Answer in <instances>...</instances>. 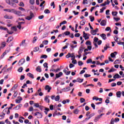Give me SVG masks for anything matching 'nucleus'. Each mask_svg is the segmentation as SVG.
<instances>
[{
    "label": "nucleus",
    "mask_w": 124,
    "mask_h": 124,
    "mask_svg": "<svg viewBox=\"0 0 124 124\" xmlns=\"http://www.w3.org/2000/svg\"><path fill=\"white\" fill-rule=\"evenodd\" d=\"M13 13H14L15 15H16V16H18V17H22V16H24V15L22 14L21 12H20L19 11H16L14 9L13 11Z\"/></svg>",
    "instance_id": "f257e3e1"
},
{
    "label": "nucleus",
    "mask_w": 124,
    "mask_h": 124,
    "mask_svg": "<svg viewBox=\"0 0 124 124\" xmlns=\"http://www.w3.org/2000/svg\"><path fill=\"white\" fill-rule=\"evenodd\" d=\"M30 16H27L25 18V19L26 20H28V21H30V20H31L32 18H33V17H34V15L33 14V13L32 12H30Z\"/></svg>",
    "instance_id": "f03ea898"
},
{
    "label": "nucleus",
    "mask_w": 124,
    "mask_h": 124,
    "mask_svg": "<svg viewBox=\"0 0 124 124\" xmlns=\"http://www.w3.org/2000/svg\"><path fill=\"white\" fill-rule=\"evenodd\" d=\"M2 114H7V115H9V114H10V110H9V109H8V108H5L3 111L2 112Z\"/></svg>",
    "instance_id": "7ed1b4c3"
},
{
    "label": "nucleus",
    "mask_w": 124,
    "mask_h": 124,
    "mask_svg": "<svg viewBox=\"0 0 124 124\" xmlns=\"http://www.w3.org/2000/svg\"><path fill=\"white\" fill-rule=\"evenodd\" d=\"M60 95H57L56 97H55L54 95H52L51 96V99H52V100H54V99L55 100V101H59L60 100Z\"/></svg>",
    "instance_id": "20e7f679"
},
{
    "label": "nucleus",
    "mask_w": 124,
    "mask_h": 124,
    "mask_svg": "<svg viewBox=\"0 0 124 124\" xmlns=\"http://www.w3.org/2000/svg\"><path fill=\"white\" fill-rule=\"evenodd\" d=\"M26 62V60H25V59H21L18 62L19 65H23V64H24L25 63V62Z\"/></svg>",
    "instance_id": "39448f33"
},
{
    "label": "nucleus",
    "mask_w": 124,
    "mask_h": 124,
    "mask_svg": "<svg viewBox=\"0 0 124 124\" xmlns=\"http://www.w3.org/2000/svg\"><path fill=\"white\" fill-rule=\"evenodd\" d=\"M6 3L9 4L11 6H16V4L13 3V2H11L10 0H5Z\"/></svg>",
    "instance_id": "423d86ee"
},
{
    "label": "nucleus",
    "mask_w": 124,
    "mask_h": 124,
    "mask_svg": "<svg viewBox=\"0 0 124 124\" xmlns=\"http://www.w3.org/2000/svg\"><path fill=\"white\" fill-rule=\"evenodd\" d=\"M94 115H95V113H91L90 115H89L88 117L85 119V120L86 121H89V120H90V119H91V118H92V117H93V116H94Z\"/></svg>",
    "instance_id": "0eeeda50"
},
{
    "label": "nucleus",
    "mask_w": 124,
    "mask_h": 124,
    "mask_svg": "<svg viewBox=\"0 0 124 124\" xmlns=\"http://www.w3.org/2000/svg\"><path fill=\"white\" fill-rule=\"evenodd\" d=\"M39 109L40 110H41L42 111V110H45L46 111H47V112H48V111H50V109H49V108H45L43 106H40V107H39Z\"/></svg>",
    "instance_id": "6e6552de"
},
{
    "label": "nucleus",
    "mask_w": 124,
    "mask_h": 124,
    "mask_svg": "<svg viewBox=\"0 0 124 124\" xmlns=\"http://www.w3.org/2000/svg\"><path fill=\"white\" fill-rule=\"evenodd\" d=\"M27 43H26V40H23L21 43L20 44L19 46H24L26 47L27 46Z\"/></svg>",
    "instance_id": "1a4fd4ad"
},
{
    "label": "nucleus",
    "mask_w": 124,
    "mask_h": 124,
    "mask_svg": "<svg viewBox=\"0 0 124 124\" xmlns=\"http://www.w3.org/2000/svg\"><path fill=\"white\" fill-rule=\"evenodd\" d=\"M62 74H63L62 72L59 73L58 74H56L55 79H58V78H60V77H61V76H62Z\"/></svg>",
    "instance_id": "9d476101"
},
{
    "label": "nucleus",
    "mask_w": 124,
    "mask_h": 124,
    "mask_svg": "<svg viewBox=\"0 0 124 124\" xmlns=\"http://www.w3.org/2000/svg\"><path fill=\"white\" fill-rule=\"evenodd\" d=\"M98 31V29L97 28L94 30H92L91 31V34H93V35H95L96 34V32Z\"/></svg>",
    "instance_id": "9b49d317"
},
{
    "label": "nucleus",
    "mask_w": 124,
    "mask_h": 124,
    "mask_svg": "<svg viewBox=\"0 0 124 124\" xmlns=\"http://www.w3.org/2000/svg\"><path fill=\"white\" fill-rule=\"evenodd\" d=\"M4 19H9L10 20H11V19H13V16H8L7 15H6L4 16Z\"/></svg>",
    "instance_id": "f8f14e48"
},
{
    "label": "nucleus",
    "mask_w": 124,
    "mask_h": 124,
    "mask_svg": "<svg viewBox=\"0 0 124 124\" xmlns=\"http://www.w3.org/2000/svg\"><path fill=\"white\" fill-rule=\"evenodd\" d=\"M17 98H18V99H16V103H21V101H22V100H23V98L20 96H18L17 97Z\"/></svg>",
    "instance_id": "ddd939ff"
},
{
    "label": "nucleus",
    "mask_w": 124,
    "mask_h": 124,
    "mask_svg": "<svg viewBox=\"0 0 124 124\" xmlns=\"http://www.w3.org/2000/svg\"><path fill=\"white\" fill-rule=\"evenodd\" d=\"M45 90H47V93H50V91L52 90V88L49 86V85H46Z\"/></svg>",
    "instance_id": "4468645a"
},
{
    "label": "nucleus",
    "mask_w": 124,
    "mask_h": 124,
    "mask_svg": "<svg viewBox=\"0 0 124 124\" xmlns=\"http://www.w3.org/2000/svg\"><path fill=\"white\" fill-rule=\"evenodd\" d=\"M14 9H4L3 11H5L6 12H10L11 13H13Z\"/></svg>",
    "instance_id": "2eb2a0df"
},
{
    "label": "nucleus",
    "mask_w": 124,
    "mask_h": 124,
    "mask_svg": "<svg viewBox=\"0 0 124 124\" xmlns=\"http://www.w3.org/2000/svg\"><path fill=\"white\" fill-rule=\"evenodd\" d=\"M100 36H101L102 38V39H103V40H106L107 39V37H106V34L103 33L101 35H100Z\"/></svg>",
    "instance_id": "dca6fc26"
},
{
    "label": "nucleus",
    "mask_w": 124,
    "mask_h": 124,
    "mask_svg": "<svg viewBox=\"0 0 124 124\" xmlns=\"http://www.w3.org/2000/svg\"><path fill=\"white\" fill-rule=\"evenodd\" d=\"M49 97H50L49 95H46L45 98V101H46V102H47V103H49L50 102Z\"/></svg>",
    "instance_id": "f3484780"
},
{
    "label": "nucleus",
    "mask_w": 124,
    "mask_h": 124,
    "mask_svg": "<svg viewBox=\"0 0 124 124\" xmlns=\"http://www.w3.org/2000/svg\"><path fill=\"white\" fill-rule=\"evenodd\" d=\"M87 35L88 34L85 33V31H83V37H84L85 40H87L90 38L89 36H87Z\"/></svg>",
    "instance_id": "a211bd4d"
},
{
    "label": "nucleus",
    "mask_w": 124,
    "mask_h": 124,
    "mask_svg": "<svg viewBox=\"0 0 124 124\" xmlns=\"http://www.w3.org/2000/svg\"><path fill=\"white\" fill-rule=\"evenodd\" d=\"M122 95V92L121 91H118L116 92V96L117 97L120 98Z\"/></svg>",
    "instance_id": "6ab92c4d"
},
{
    "label": "nucleus",
    "mask_w": 124,
    "mask_h": 124,
    "mask_svg": "<svg viewBox=\"0 0 124 124\" xmlns=\"http://www.w3.org/2000/svg\"><path fill=\"white\" fill-rule=\"evenodd\" d=\"M121 77L118 74H115L114 77H113V78H114V79H120L121 78Z\"/></svg>",
    "instance_id": "aec40b11"
},
{
    "label": "nucleus",
    "mask_w": 124,
    "mask_h": 124,
    "mask_svg": "<svg viewBox=\"0 0 124 124\" xmlns=\"http://www.w3.org/2000/svg\"><path fill=\"white\" fill-rule=\"evenodd\" d=\"M36 71H37V72H41V71H42L41 66H38L36 68Z\"/></svg>",
    "instance_id": "412c9836"
},
{
    "label": "nucleus",
    "mask_w": 124,
    "mask_h": 124,
    "mask_svg": "<svg viewBox=\"0 0 124 124\" xmlns=\"http://www.w3.org/2000/svg\"><path fill=\"white\" fill-rule=\"evenodd\" d=\"M27 76H29L30 78H31L32 79H33L34 77H33V74L31 73H28L27 74Z\"/></svg>",
    "instance_id": "4be33fe9"
},
{
    "label": "nucleus",
    "mask_w": 124,
    "mask_h": 124,
    "mask_svg": "<svg viewBox=\"0 0 124 124\" xmlns=\"http://www.w3.org/2000/svg\"><path fill=\"white\" fill-rule=\"evenodd\" d=\"M69 102H70V100L69 99H66L62 101V103H63V104H66V103H69Z\"/></svg>",
    "instance_id": "5701e85b"
},
{
    "label": "nucleus",
    "mask_w": 124,
    "mask_h": 124,
    "mask_svg": "<svg viewBox=\"0 0 124 124\" xmlns=\"http://www.w3.org/2000/svg\"><path fill=\"white\" fill-rule=\"evenodd\" d=\"M100 25L102 26H106V21L104 20H102Z\"/></svg>",
    "instance_id": "b1692460"
},
{
    "label": "nucleus",
    "mask_w": 124,
    "mask_h": 124,
    "mask_svg": "<svg viewBox=\"0 0 124 124\" xmlns=\"http://www.w3.org/2000/svg\"><path fill=\"white\" fill-rule=\"evenodd\" d=\"M117 52L115 51L113 53H111L110 54V56L111 58H115L116 57V55H117Z\"/></svg>",
    "instance_id": "393cba45"
},
{
    "label": "nucleus",
    "mask_w": 124,
    "mask_h": 124,
    "mask_svg": "<svg viewBox=\"0 0 124 124\" xmlns=\"http://www.w3.org/2000/svg\"><path fill=\"white\" fill-rule=\"evenodd\" d=\"M100 116L99 115H97V116H96L94 119V122H95V123H96V122H97V121H98L99 119H100Z\"/></svg>",
    "instance_id": "a878e982"
},
{
    "label": "nucleus",
    "mask_w": 124,
    "mask_h": 124,
    "mask_svg": "<svg viewBox=\"0 0 124 124\" xmlns=\"http://www.w3.org/2000/svg\"><path fill=\"white\" fill-rule=\"evenodd\" d=\"M80 26H84L86 24V20H82L79 23Z\"/></svg>",
    "instance_id": "bb28decb"
},
{
    "label": "nucleus",
    "mask_w": 124,
    "mask_h": 124,
    "mask_svg": "<svg viewBox=\"0 0 124 124\" xmlns=\"http://www.w3.org/2000/svg\"><path fill=\"white\" fill-rule=\"evenodd\" d=\"M63 92H69L70 91V87H65L63 89Z\"/></svg>",
    "instance_id": "cd10ccee"
},
{
    "label": "nucleus",
    "mask_w": 124,
    "mask_h": 124,
    "mask_svg": "<svg viewBox=\"0 0 124 124\" xmlns=\"http://www.w3.org/2000/svg\"><path fill=\"white\" fill-rule=\"evenodd\" d=\"M12 40H13V38L12 37H9L7 40V42L10 43Z\"/></svg>",
    "instance_id": "c85d7f7f"
},
{
    "label": "nucleus",
    "mask_w": 124,
    "mask_h": 124,
    "mask_svg": "<svg viewBox=\"0 0 124 124\" xmlns=\"http://www.w3.org/2000/svg\"><path fill=\"white\" fill-rule=\"evenodd\" d=\"M77 81L78 83H82V82H83V81H84V79H80V78H78L77 79Z\"/></svg>",
    "instance_id": "c756f323"
},
{
    "label": "nucleus",
    "mask_w": 124,
    "mask_h": 124,
    "mask_svg": "<svg viewBox=\"0 0 124 124\" xmlns=\"http://www.w3.org/2000/svg\"><path fill=\"white\" fill-rule=\"evenodd\" d=\"M2 114L0 115V120H3L4 119V117L5 114L4 113H1Z\"/></svg>",
    "instance_id": "7c9ffc66"
},
{
    "label": "nucleus",
    "mask_w": 124,
    "mask_h": 124,
    "mask_svg": "<svg viewBox=\"0 0 124 124\" xmlns=\"http://www.w3.org/2000/svg\"><path fill=\"white\" fill-rule=\"evenodd\" d=\"M48 58V56L46 55H42L40 59H47Z\"/></svg>",
    "instance_id": "2f4dec72"
},
{
    "label": "nucleus",
    "mask_w": 124,
    "mask_h": 124,
    "mask_svg": "<svg viewBox=\"0 0 124 124\" xmlns=\"http://www.w3.org/2000/svg\"><path fill=\"white\" fill-rule=\"evenodd\" d=\"M89 18L90 19V21L91 22H93V21H94V17L92 16H89Z\"/></svg>",
    "instance_id": "473e14b6"
},
{
    "label": "nucleus",
    "mask_w": 124,
    "mask_h": 124,
    "mask_svg": "<svg viewBox=\"0 0 124 124\" xmlns=\"http://www.w3.org/2000/svg\"><path fill=\"white\" fill-rule=\"evenodd\" d=\"M11 30L14 31H17V28H16V26L11 27Z\"/></svg>",
    "instance_id": "72a5a7b5"
},
{
    "label": "nucleus",
    "mask_w": 124,
    "mask_h": 124,
    "mask_svg": "<svg viewBox=\"0 0 124 124\" xmlns=\"http://www.w3.org/2000/svg\"><path fill=\"white\" fill-rule=\"evenodd\" d=\"M120 62H121V61H120V60L117 59V60H116L114 62V64H118L120 63Z\"/></svg>",
    "instance_id": "f704fd0d"
},
{
    "label": "nucleus",
    "mask_w": 124,
    "mask_h": 124,
    "mask_svg": "<svg viewBox=\"0 0 124 124\" xmlns=\"http://www.w3.org/2000/svg\"><path fill=\"white\" fill-rule=\"evenodd\" d=\"M17 94H18V93L17 92H15L14 94L13 95L12 99H14L15 97H16Z\"/></svg>",
    "instance_id": "c9c22d12"
},
{
    "label": "nucleus",
    "mask_w": 124,
    "mask_h": 124,
    "mask_svg": "<svg viewBox=\"0 0 124 124\" xmlns=\"http://www.w3.org/2000/svg\"><path fill=\"white\" fill-rule=\"evenodd\" d=\"M24 70V68H23V67H19V68L17 70V71L18 72H22L23 71V70Z\"/></svg>",
    "instance_id": "e433bc0d"
},
{
    "label": "nucleus",
    "mask_w": 124,
    "mask_h": 124,
    "mask_svg": "<svg viewBox=\"0 0 124 124\" xmlns=\"http://www.w3.org/2000/svg\"><path fill=\"white\" fill-rule=\"evenodd\" d=\"M0 30H3V31H8V29L6 28H4L2 26L0 27Z\"/></svg>",
    "instance_id": "4c0bfd02"
},
{
    "label": "nucleus",
    "mask_w": 124,
    "mask_h": 124,
    "mask_svg": "<svg viewBox=\"0 0 124 124\" xmlns=\"http://www.w3.org/2000/svg\"><path fill=\"white\" fill-rule=\"evenodd\" d=\"M37 118H38V119H41V118H42V114L39 112L38 115L37 116Z\"/></svg>",
    "instance_id": "58836bf2"
},
{
    "label": "nucleus",
    "mask_w": 124,
    "mask_h": 124,
    "mask_svg": "<svg viewBox=\"0 0 124 124\" xmlns=\"http://www.w3.org/2000/svg\"><path fill=\"white\" fill-rule=\"evenodd\" d=\"M36 40H37V37L35 36L33 38L32 43H35V42H36Z\"/></svg>",
    "instance_id": "ea45409f"
},
{
    "label": "nucleus",
    "mask_w": 124,
    "mask_h": 124,
    "mask_svg": "<svg viewBox=\"0 0 124 124\" xmlns=\"http://www.w3.org/2000/svg\"><path fill=\"white\" fill-rule=\"evenodd\" d=\"M49 41L48 40H45L43 41V44H44V45H47Z\"/></svg>",
    "instance_id": "a19ab883"
},
{
    "label": "nucleus",
    "mask_w": 124,
    "mask_h": 124,
    "mask_svg": "<svg viewBox=\"0 0 124 124\" xmlns=\"http://www.w3.org/2000/svg\"><path fill=\"white\" fill-rule=\"evenodd\" d=\"M115 71V69H114V67H112L108 71V72L111 73V72H114Z\"/></svg>",
    "instance_id": "79ce46f5"
},
{
    "label": "nucleus",
    "mask_w": 124,
    "mask_h": 124,
    "mask_svg": "<svg viewBox=\"0 0 124 124\" xmlns=\"http://www.w3.org/2000/svg\"><path fill=\"white\" fill-rule=\"evenodd\" d=\"M44 12L46 14H48V13H50L51 12H50V10H49L48 9H46L44 11Z\"/></svg>",
    "instance_id": "37998d69"
},
{
    "label": "nucleus",
    "mask_w": 124,
    "mask_h": 124,
    "mask_svg": "<svg viewBox=\"0 0 124 124\" xmlns=\"http://www.w3.org/2000/svg\"><path fill=\"white\" fill-rule=\"evenodd\" d=\"M105 31H112V30H111V28L109 27H107Z\"/></svg>",
    "instance_id": "c03bdc74"
},
{
    "label": "nucleus",
    "mask_w": 124,
    "mask_h": 124,
    "mask_svg": "<svg viewBox=\"0 0 124 124\" xmlns=\"http://www.w3.org/2000/svg\"><path fill=\"white\" fill-rule=\"evenodd\" d=\"M86 45H92V42L90 41H87V42L85 43Z\"/></svg>",
    "instance_id": "a18cd8bd"
},
{
    "label": "nucleus",
    "mask_w": 124,
    "mask_h": 124,
    "mask_svg": "<svg viewBox=\"0 0 124 124\" xmlns=\"http://www.w3.org/2000/svg\"><path fill=\"white\" fill-rule=\"evenodd\" d=\"M34 106L36 107V108H39L40 106L38 103H34Z\"/></svg>",
    "instance_id": "49530a36"
},
{
    "label": "nucleus",
    "mask_w": 124,
    "mask_h": 124,
    "mask_svg": "<svg viewBox=\"0 0 124 124\" xmlns=\"http://www.w3.org/2000/svg\"><path fill=\"white\" fill-rule=\"evenodd\" d=\"M16 88H18V84H15L14 87H12V90H16Z\"/></svg>",
    "instance_id": "de8ad7c7"
},
{
    "label": "nucleus",
    "mask_w": 124,
    "mask_h": 124,
    "mask_svg": "<svg viewBox=\"0 0 124 124\" xmlns=\"http://www.w3.org/2000/svg\"><path fill=\"white\" fill-rule=\"evenodd\" d=\"M71 54L70 53H68L67 55H66V58L67 59H69V58H71Z\"/></svg>",
    "instance_id": "09e8293b"
},
{
    "label": "nucleus",
    "mask_w": 124,
    "mask_h": 124,
    "mask_svg": "<svg viewBox=\"0 0 124 124\" xmlns=\"http://www.w3.org/2000/svg\"><path fill=\"white\" fill-rule=\"evenodd\" d=\"M39 50V47H35L34 48V50H33V52H37V51H38Z\"/></svg>",
    "instance_id": "8fccbe9b"
},
{
    "label": "nucleus",
    "mask_w": 124,
    "mask_h": 124,
    "mask_svg": "<svg viewBox=\"0 0 124 124\" xmlns=\"http://www.w3.org/2000/svg\"><path fill=\"white\" fill-rule=\"evenodd\" d=\"M117 14H118V12H112V15L113 16H117Z\"/></svg>",
    "instance_id": "3c124183"
},
{
    "label": "nucleus",
    "mask_w": 124,
    "mask_h": 124,
    "mask_svg": "<svg viewBox=\"0 0 124 124\" xmlns=\"http://www.w3.org/2000/svg\"><path fill=\"white\" fill-rule=\"evenodd\" d=\"M85 101H86V99H85L84 98H80V103H83V102H85Z\"/></svg>",
    "instance_id": "603ef678"
},
{
    "label": "nucleus",
    "mask_w": 124,
    "mask_h": 124,
    "mask_svg": "<svg viewBox=\"0 0 124 124\" xmlns=\"http://www.w3.org/2000/svg\"><path fill=\"white\" fill-rule=\"evenodd\" d=\"M19 6H22V7L25 6V4H24V2L22 1L20 2L19 4Z\"/></svg>",
    "instance_id": "864d4df0"
},
{
    "label": "nucleus",
    "mask_w": 124,
    "mask_h": 124,
    "mask_svg": "<svg viewBox=\"0 0 124 124\" xmlns=\"http://www.w3.org/2000/svg\"><path fill=\"white\" fill-rule=\"evenodd\" d=\"M97 41H98V38L97 37H94V43H96V42H97Z\"/></svg>",
    "instance_id": "5fc2aeb1"
},
{
    "label": "nucleus",
    "mask_w": 124,
    "mask_h": 124,
    "mask_svg": "<svg viewBox=\"0 0 124 124\" xmlns=\"http://www.w3.org/2000/svg\"><path fill=\"white\" fill-rule=\"evenodd\" d=\"M64 34L65 35H69V34H70V32L68 31H66L64 32Z\"/></svg>",
    "instance_id": "6e6d98bb"
},
{
    "label": "nucleus",
    "mask_w": 124,
    "mask_h": 124,
    "mask_svg": "<svg viewBox=\"0 0 124 124\" xmlns=\"http://www.w3.org/2000/svg\"><path fill=\"white\" fill-rule=\"evenodd\" d=\"M84 77H85V78H89V77H91V75L88 74H85L84 75Z\"/></svg>",
    "instance_id": "4d7b16f0"
},
{
    "label": "nucleus",
    "mask_w": 124,
    "mask_h": 124,
    "mask_svg": "<svg viewBox=\"0 0 124 124\" xmlns=\"http://www.w3.org/2000/svg\"><path fill=\"white\" fill-rule=\"evenodd\" d=\"M71 58H72V61H73V60H74L75 59V56H74V54H71Z\"/></svg>",
    "instance_id": "13d9d810"
},
{
    "label": "nucleus",
    "mask_w": 124,
    "mask_h": 124,
    "mask_svg": "<svg viewBox=\"0 0 124 124\" xmlns=\"http://www.w3.org/2000/svg\"><path fill=\"white\" fill-rule=\"evenodd\" d=\"M5 123H6V124H11V122H10V121H8V119H7L5 121Z\"/></svg>",
    "instance_id": "bf43d9fd"
},
{
    "label": "nucleus",
    "mask_w": 124,
    "mask_h": 124,
    "mask_svg": "<svg viewBox=\"0 0 124 124\" xmlns=\"http://www.w3.org/2000/svg\"><path fill=\"white\" fill-rule=\"evenodd\" d=\"M24 79H25V76L24 75H21L20 77V80L21 81H23V80H24Z\"/></svg>",
    "instance_id": "052dcab7"
},
{
    "label": "nucleus",
    "mask_w": 124,
    "mask_h": 124,
    "mask_svg": "<svg viewBox=\"0 0 124 124\" xmlns=\"http://www.w3.org/2000/svg\"><path fill=\"white\" fill-rule=\"evenodd\" d=\"M118 122H120V119H119V118H116L114 119V122H115V123H118Z\"/></svg>",
    "instance_id": "680f3d73"
},
{
    "label": "nucleus",
    "mask_w": 124,
    "mask_h": 124,
    "mask_svg": "<svg viewBox=\"0 0 124 124\" xmlns=\"http://www.w3.org/2000/svg\"><path fill=\"white\" fill-rule=\"evenodd\" d=\"M117 44L118 45H123V46H124V42H118L117 43Z\"/></svg>",
    "instance_id": "e2e57ef3"
},
{
    "label": "nucleus",
    "mask_w": 124,
    "mask_h": 124,
    "mask_svg": "<svg viewBox=\"0 0 124 124\" xmlns=\"http://www.w3.org/2000/svg\"><path fill=\"white\" fill-rule=\"evenodd\" d=\"M44 67L48 68V63L47 62L44 63Z\"/></svg>",
    "instance_id": "0e129e2a"
},
{
    "label": "nucleus",
    "mask_w": 124,
    "mask_h": 124,
    "mask_svg": "<svg viewBox=\"0 0 124 124\" xmlns=\"http://www.w3.org/2000/svg\"><path fill=\"white\" fill-rule=\"evenodd\" d=\"M35 124H39V121L37 119H35Z\"/></svg>",
    "instance_id": "69168bd1"
},
{
    "label": "nucleus",
    "mask_w": 124,
    "mask_h": 124,
    "mask_svg": "<svg viewBox=\"0 0 124 124\" xmlns=\"http://www.w3.org/2000/svg\"><path fill=\"white\" fill-rule=\"evenodd\" d=\"M114 123H115V121H114L113 118L111 119V120L110 121V124H114Z\"/></svg>",
    "instance_id": "338daca9"
},
{
    "label": "nucleus",
    "mask_w": 124,
    "mask_h": 124,
    "mask_svg": "<svg viewBox=\"0 0 124 124\" xmlns=\"http://www.w3.org/2000/svg\"><path fill=\"white\" fill-rule=\"evenodd\" d=\"M13 123L14 124H20V123H19V122H16L15 120H13Z\"/></svg>",
    "instance_id": "774afa93"
}]
</instances>
